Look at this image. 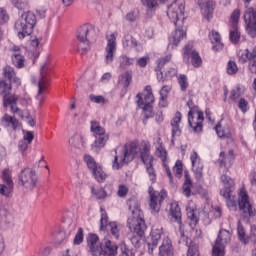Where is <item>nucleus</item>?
I'll return each mask as SVG.
<instances>
[{"mask_svg": "<svg viewBox=\"0 0 256 256\" xmlns=\"http://www.w3.org/2000/svg\"><path fill=\"white\" fill-rule=\"evenodd\" d=\"M129 209L132 215L127 220V227L133 233L130 241L134 247H139L141 245V238L145 235V231H147V225L145 224L143 210H141L137 200L129 201Z\"/></svg>", "mask_w": 256, "mask_h": 256, "instance_id": "obj_1", "label": "nucleus"}, {"mask_svg": "<svg viewBox=\"0 0 256 256\" xmlns=\"http://www.w3.org/2000/svg\"><path fill=\"white\" fill-rule=\"evenodd\" d=\"M135 157H140L142 163L146 167V172L151 183L157 181V172L153 168V156L151 155V144L148 141H137L132 142L130 147V152L126 155V159H135Z\"/></svg>", "mask_w": 256, "mask_h": 256, "instance_id": "obj_2", "label": "nucleus"}, {"mask_svg": "<svg viewBox=\"0 0 256 256\" xmlns=\"http://www.w3.org/2000/svg\"><path fill=\"white\" fill-rule=\"evenodd\" d=\"M37 25V16L35 13L28 11L24 12L21 17L15 22L14 29L18 34L19 39H25L33 33Z\"/></svg>", "mask_w": 256, "mask_h": 256, "instance_id": "obj_3", "label": "nucleus"}, {"mask_svg": "<svg viewBox=\"0 0 256 256\" xmlns=\"http://www.w3.org/2000/svg\"><path fill=\"white\" fill-rule=\"evenodd\" d=\"M95 35V30L89 25H83L77 32V51L80 55H85L91 49V40Z\"/></svg>", "mask_w": 256, "mask_h": 256, "instance_id": "obj_4", "label": "nucleus"}, {"mask_svg": "<svg viewBox=\"0 0 256 256\" xmlns=\"http://www.w3.org/2000/svg\"><path fill=\"white\" fill-rule=\"evenodd\" d=\"M167 15L174 25H183L185 17V0H174L167 10Z\"/></svg>", "mask_w": 256, "mask_h": 256, "instance_id": "obj_5", "label": "nucleus"}, {"mask_svg": "<svg viewBox=\"0 0 256 256\" xmlns=\"http://www.w3.org/2000/svg\"><path fill=\"white\" fill-rule=\"evenodd\" d=\"M100 231H106L112 235L113 239H119L121 237V225L117 222H109V216L105 209L100 208Z\"/></svg>", "mask_w": 256, "mask_h": 256, "instance_id": "obj_6", "label": "nucleus"}, {"mask_svg": "<svg viewBox=\"0 0 256 256\" xmlns=\"http://www.w3.org/2000/svg\"><path fill=\"white\" fill-rule=\"evenodd\" d=\"M18 183L24 187V189L33 191V189L37 187V172L29 167L24 168L18 174Z\"/></svg>", "mask_w": 256, "mask_h": 256, "instance_id": "obj_7", "label": "nucleus"}, {"mask_svg": "<svg viewBox=\"0 0 256 256\" xmlns=\"http://www.w3.org/2000/svg\"><path fill=\"white\" fill-rule=\"evenodd\" d=\"M49 71H51V66L49 64H44L40 70L38 94L36 96V99L39 101L40 105H43V101H45V93H47V85L49 83V77H47Z\"/></svg>", "mask_w": 256, "mask_h": 256, "instance_id": "obj_8", "label": "nucleus"}, {"mask_svg": "<svg viewBox=\"0 0 256 256\" xmlns=\"http://www.w3.org/2000/svg\"><path fill=\"white\" fill-rule=\"evenodd\" d=\"M149 207L151 213H159L161 211V205H163V201L167 198V192L165 191H155L153 187H149Z\"/></svg>", "mask_w": 256, "mask_h": 256, "instance_id": "obj_9", "label": "nucleus"}, {"mask_svg": "<svg viewBox=\"0 0 256 256\" xmlns=\"http://www.w3.org/2000/svg\"><path fill=\"white\" fill-rule=\"evenodd\" d=\"M118 35H119V33L117 31L106 33L107 45L105 48V61H106L107 65L113 63L115 53H117V37H118Z\"/></svg>", "mask_w": 256, "mask_h": 256, "instance_id": "obj_10", "label": "nucleus"}, {"mask_svg": "<svg viewBox=\"0 0 256 256\" xmlns=\"http://www.w3.org/2000/svg\"><path fill=\"white\" fill-rule=\"evenodd\" d=\"M238 207L242 213H244L245 217H255L256 210L251 204V200L249 199V194L245 189H241L238 194Z\"/></svg>", "mask_w": 256, "mask_h": 256, "instance_id": "obj_11", "label": "nucleus"}, {"mask_svg": "<svg viewBox=\"0 0 256 256\" xmlns=\"http://www.w3.org/2000/svg\"><path fill=\"white\" fill-rule=\"evenodd\" d=\"M203 121H205V116L199 108H194L188 112V123L194 133L203 131Z\"/></svg>", "mask_w": 256, "mask_h": 256, "instance_id": "obj_12", "label": "nucleus"}, {"mask_svg": "<svg viewBox=\"0 0 256 256\" xmlns=\"http://www.w3.org/2000/svg\"><path fill=\"white\" fill-rule=\"evenodd\" d=\"M244 21L246 23V30L250 37H256V8L249 7L244 13Z\"/></svg>", "mask_w": 256, "mask_h": 256, "instance_id": "obj_13", "label": "nucleus"}, {"mask_svg": "<svg viewBox=\"0 0 256 256\" xmlns=\"http://www.w3.org/2000/svg\"><path fill=\"white\" fill-rule=\"evenodd\" d=\"M163 235V227L161 225H154L152 227L150 238L148 240V253L153 255V251L157 249L159 245V241H161V237Z\"/></svg>", "mask_w": 256, "mask_h": 256, "instance_id": "obj_14", "label": "nucleus"}, {"mask_svg": "<svg viewBox=\"0 0 256 256\" xmlns=\"http://www.w3.org/2000/svg\"><path fill=\"white\" fill-rule=\"evenodd\" d=\"M2 180L4 184H0V195L9 197L13 192V178L11 177V170L4 169L2 171Z\"/></svg>", "mask_w": 256, "mask_h": 256, "instance_id": "obj_15", "label": "nucleus"}, {"mask_svg": "<svg viewBox=\"0 0 256 256\" xmlns=\"http://www.w3.org/2000/svg\"><path fill=\"white\" fill-rule=\"evenodd\" d=\"M183 59L186 61V63H189V59H191V63L195 68H199L201 65H203L201 56H199V53L195 51L191 45H186L184 47Z\"/></svg>", "mask_w": 256, "mask_h": 256, "instance_id": "obj_16", "label": "nucleus"}, {"mask_svg": "<svg viewBox=\"0 0 256 256\" xmlns=\"http://www.w3.org/2000/svg\"><path fill=\"white\" fill-rule=\"evenodd\" d=\"M190 161L192 163V171L194 173L195 179L198 181H203V162L201 157L196 151H193L190 155Z\"/></svg>", "mask_w": 256, "mask_h": 256, "instance_id": "obj_17", "label": "nucleus"}, {"mask_svg": "<svg viewBox=\"0 0 256 256\" xmlns=\"http://www.w3.org/2000/svg\"><path fill=\"white\" fill-rule=\"evenodd\" d=\"M133 145V142H131L129 145H126L122 151V155L119 156H115L114 160L112 162V169H114L115 171H119V169H121V167H123L124 163H129V161H133V159H128L127 156L129 155V153L131 152V147Z\"/></svg>", "mask_w": 256, "mask_h": 256, "instance_id": "obj_18", "label": "nucleus"}, {"mask_svg": "<svg viewBox=\"0 0 256 256\" xmlns=\"http://www.w3.org/2000/svg\"><path fill=\"white\" fill-rule=\"evenodd\" d=\"M136 99H138V107H143L144 105H153V103H155V96H153V89L151 88V86H146L144 95L138 93Z\"/></svg>", "mask_w": 256, "mask_h": 256, "instance_id": "obj_19", "label": "nucleus"}, {"mask_svg": "<svg viewBox=\"0 0 256 256\" xmlns=\"http://www.w3.org/2000/svg\"><path fill=\"white\" fill-rule=\"evenodd\" d=\"M87 247L92 256H101V242L96 234H88Z\"/></svg>", "mask_w": 256, "mask_h": 256, "instance_id": "obj_20", "label": "nucleus"}, {"mask_svg": "<svg viewBox=\"0 0 256 256\" xmlns=\"http://www.w3.org/2000/svg\"><path fill=\"white\" fill-rule=\"evenodd\" d=\"M0 123L2 127H9L10 129H13V131H19L21 127H23V125L19 122V119L7 113L2 116Z\"/></svg>", "mask_w": 256, "mask_h": 256, "instance_id": "obj_21", "label": "nucleus"}, {"mask_svg": "<svg viewBox=\"0 0 256 256\" xmlns=\"http://www.w3.org/2000/svg\"><path fill=\"white\" fill-rule=\"evenodd\" d=\"M241 63H247L249 62V69L251 73L256 72V46L252 49H246L245 54H242V57L240 58Z\"/></svg>", "mask_w": 256, "mask_h": 256, "instance_id": "obj_22", "label": "nucleus"}, {"mask_svg": "<svg viewBox=\"0 0 256 256\" xmlns=\"http://www.w3.org/2000/svg\"><path fill=\"white\" fill-rule=\"evenodd\" d=\"M181 112H176L175 116L170 122V125L172 127V143H175V137H181V119H182Z\"/></svg>", "mask_w": 256, "mask_h": 256, "instance_id": "obj_23", "label": "nucleus"}, {"mask_svg": "<svg viewBox=\"0 0 256 256\" xmlns=\"http://www.w3.org/2000/svg\"><path fill=\"white\" fill-rule=\"evenodd\" d=\"M100 255L115 256L117 255V245L109 239H104L100 245Z\"/></svg>", "mask_w": 256, "mask_h": 256, "instance_id": "obj_24", "label": "nucleus"}, {"mask_svg": "<svg viewBox=\"0 0 256 256\" xmlns=\"http://www.w3.org/2000/svg\"><path fill=\"white\" fill-rule=\"evenodd\" d=\"M2 75L4 79H7L9 83H15V85L19 86L21 85V78L17 77V72H15V68L6 65L3 68Z\"/></svg>", "mask_w": 256, "mask_h": 256, "instance_id": "obj_25", "label": "nucleus"}, {"mask_svg": "<svg viewBox=\"0 0 256 256\" xmlns=\"http://www.w3.org/2000/svg\"><path fill=\"white\" fill-rule=\"evenodd\" d=\"M168 215H169L171 221H173L174 223H178V225H181V223H182L181 208L179 207V204L177 202H173L170 205Z\"/></svg>", "mask_w": 256, "mask_h": 256, "instance_id": "obj_26", "label": "nucleus"}, {"mask_svg": "<svg viewBox=\"0 0 256 256\" xmlns=\"http://www.w3.org/2000/svg\"><path fill=\"white\" fill-rule=\"evenodd\" d=\"M107 141H109V134H104L101 136H95V141L91 145V150L94 153H99L107 145Z\"/></svg>", "mask_w": 256, "mask_h": 256, "instance_id": "obj_27", "label": "nucleus"}, {"mask_svg": "<svg viewBox=\"0 0 256 256\" xmlns=\"http://www.w3.org/2000/svg\"><path fill=\"white\" fill-rule=\"evenodd\" d=\"M69 144L75 149H85L87 147V138L83 134H75L69 140Z\"/></svg>", "mask_w": 256, "mask_h": 256, "instance_id": "obj_28", "label": "nucleus"}, {"mask_svg": "<svg viewBox=\"0 0 256 256\" xmlns=\"http://www.w3.org/2000/svg\"><path fill=\"white\" fill-rule=\"evenodd\" d=\"M159 256H173V244L168 237L163 239L159 247Z\"/></svg>", "mask_w": 256, "mask_h": 256, "instance_id": "obj_29", "label": "nucleus"}, {"mask_svg": "<svg viewBox=\"0 0 256 256\" xmlns=\"http://www.w3.org/2000/svg\"><path fill=\"white\" fill-rule=\"evenodd\" d=\"M191 189H193V180L191 179V174L189 171H184V183L182 186V193L185 197H191Z\"/></svg>", "mask_w": 256, "mask_h": 256, "instance_id": "obj_30", "label": "nucleus"}, {"mask_svg": "<svg viewBox=\"0 0 256 256\" xmlns=\"http://www.w3.org/2000/svg\"><path fill=\"white\" fill-rule=\"evenodd\" d=\"M192 203L193 201H190L188 203L186 211H187V217L190 220V227H195L197 223H199V218L197 217V209L191 206Z\"/></svg>", "mask_w": 256, "mask_h": 256, "instance_id": "obj_31", "label": "nucleus"}, {"mask_svg": "<svg viewBox=\"0 0 256 256\" xmlns=\"http://www.w3.org/2000/svg\"><path fill=\"white\" fill-rule=\"evenodd\" d=\"M215 242L220 243V245H224L225 247H227V245L231 243V232H229V230L220 229Z\"/></svg>", "mask_w": 256, "mask_h": 256, "instance_id": "obj_32", "label": "nucleus"}, {"mask_svg": "<svg viewBox=\"0 0 256 256\" xmlns=\"http://www.w3.org/2000/svg\"><path fill=\"white\" fill-rule=\"evenodd\" d=\"M186 35L185 31L182 29H176L169 38L170 45H179V43L185 39Z\"/></svg>", "mask_w": 256, "mask_h": 256, "instance_id": "obj_33", "label": "nucleus"}, {"mask_svg": "<svg viewBox=\"0 0 256 256\" xmlns=\"http://www.w3.org/2000/svg\"><path fill=\"white\" fill-rule=\"evenodd\" d=\"M118 83L127 89L133 83V71H126L119 76Z\"/></svg>", "mask_w": 256, "mask_h": 256, "instance_id": "obj_34", "label": "nucleus"}, {"mask_svg": "<svg viewBox=\"0 0 256 256\" xmlns=\"http://www.w3.org/2000/svg\"><path fill=\"white\" fill-rule=\"evenodd\" d=\"M93 195H95L96 199H105L107 197H111V193H113L112 186H105L104 188L98 190H92Z\"/></svg>", "mask_w": 256, "mask_h": 256, "instance_id": "obj_35", "label": "nucleus"}, {"mask_svg": "<svg viewBox=\"0 0 256 256\" xmlns=\"http://www.w3.org/2000/svg\"><path fill=\"white\" fill-rule=\"evenodd\" d=\"M215 131L220 139H229L231 137V128L228 125L222 126L221 123H218L215 126Z\"/></svg>", "mask_w": 256, "mask_h": 256, "instance_id": "obj_36", "label": "nucleus"}, {"mask_svg": "<svg viewBox=\"0 0 256 256\" xmlns=\"http://www.w3.org/2000/svg\"><path fill=\"white\" fill-rule=\"evenodd\" d=\"M215 9V1L210 0L207 1L204 6L202 7V14L206 19L209 21L211 17H213V11Z\"/></svg>", "mask_w": 256, "mask_h": 256, "instance_id": "obj_37", "label": "nucleus"}, {"mask_svg": "<svg viewBox=\"0 0 256 256\" xmlns=\"http://www.w3.org/2000/svg\"><path fill=\"white\" fill-rule=\"evenodd\" d=\"M158 146L156 147V155L161 159L163 163L167 161V150H165V146H163V142L161 141V137H158L156 140Z\"/></svg>", "mask_w": 256, "mask_h": 256, "instance_id": "obj_38", "label": "nucleus"}, {"mask_svg": "<svg viewBox=\"0 0 256 256\" xmlns=\"http://www.w3.org/2000/svg\"><path fill=\"white\" fill-rule=\"evenodd\" d=\"M90 131L94 134V137H98L101 135H107L105 128L102 127L101 123L97 121H91L90 123Z\"/></svg>", "mask_w": 256, "mask_h": 256, "instance_id": "obj_39", "label": "nucleus"}, {"mask_svg": "<svg viewBox=\"0 0 256 256\" xmlns=\"http://www.w3.org/2000/svg\"><path fill=\"white\" fill-rule=\"evenodd\" d=\"M11 59L16 69H23V67H25V56L21 53H13Z\"/></svg>", "mask_w": 256, "mask_h": 256, "instance_id": "obj_40", "label": "nucleus"}, {"mask_svg": "<svg viewBox=\"0 0 256 256\" xmlns=\"http://www.w3.org/2000/svg\"><path fill=\"white\" fill-rule=\"evenodd\" d=\"M167 1L169 0H141L147 11H155L159 7V3H167Z\"/></svg>", "mask_w": 256, "mask_h": 256, "instance_id": "obj_41", "label": "nucleus"}, {"mask_svg": "<svg viewBox=\"0 0 256 256\" xmlns=\"http://www.w3.org/2000/svg\"><path fill=\"white\" fill-rule=\"evenodd\" d=\"M229 39L231 43L237 45L241 39V32H239V26H231Z\"/></svg>", "mask_w": 256, "mask_h": 256, "instance_id": "obj_42", "label": "nucleus"}, {"mask_svg": "<svg viewBox=\"0 0 256 256\" xmlns=\"http://www.w3.org/2000/svg\"><path fill=\"white\" fill-rule=\"evenodd\" d=\"M92 173L98 183H105V181H107L108 175L103 170V167L100 166L99 168L95 169Z\"/></svg>", "mask_w": 256, "mask_h": 256, "instance_id": "obj_43", "label": "nucleus"}, {"mask_svg": "<svg viewBox=\"0 0 256 256\" xmlns=\"http://www.w3.org/2000/svg\"><path fill=\"white\" fill-rule=\"evenodd\" d=\"M84 161L88 167V169L93 173L97 168H99L101 165L97 164L95 161V158L93 156L86 154L84 155Z\"/></svg>", "mask_w": 256, "mask_h": 256, "instance_id": "obj_44", "label": "nucleus"}, {"mask_svg": "<svg viewBox=\"0 0 256 256\" xmlns=\"http://www.w3.org/2000/svg\"><path fill=\"white\" fill-rule=\"evenodd\" d=\"M3 97V107H9L15 103H17V101H19V96H17L16 94H6Z\"/></svg>", "mask_w": 256, "mask_h": 256, "instance_id": "obj_45", "label": "nucleus"}, {"mask_svg": "<svg viewBox=\"0 0 256 256\" xmlns=\"http://www.w3.org/2000/svg\"><path fill=\"white\" fill-rule=\"evenodd\" d=\"M237 234H238V239L243 243L244 245H247L249 243V237H247V234L245 233V228H243V225L238 223L237 226Z\"/></svg>", "mask_w": 256, "mask_h": 256, "instance_id": "obj_46", "label": "nucleus"}, {"mask_svg": "<svg viewBox=\"0 0 256 256\" xmlns=\"http://www.w3.org/2000/svg\"><path fill=\"white\" fill-rule=\"evenodd\" d=\"M225 245L215 242L212 247V256H225Z\"/></svg>", "mask_w": 256, "mask_h": 256, "instance_id": "obj_47", "label": "nucleus"}, {"mask_svg": "<svg viewBox=\"0 0 256 256\" xmlns=\"http://www.w3.org/2000/svg\"><path fill=\"white\" fill-rule=\"evenodd\" d=\"M11 83L12 82H7L5 80L0 81V95L1 97H4L5 95H10L11 93Z\"/></svg>", "mask_w": 256, "mask_h": 256, "instance_id": "obj_48", "label": "nucleus"}, {"mask_svg": "<svg viewBox=\"0 0 256 256\" xmlns=\"http://www.w3.org/2000/svg\"><path fill=\"white\" fill-rule=\"evenodd\" d=\"M241 17V11L235 9L230 16V27H239V19Z\"/></svg>", "mask_w": 256, "mask_h": 256, "instance_id": "obj_49", "label": "nucleus"}, {"mask_svg": "<svg viewBox=\"0 0 256 256\" xmlns=\"http://www.w3.org/2000/svg\"><path fill=\"white\" fill-rule=\"evenodd\" d=\"M172 171L177 179H181V177H183V162L181 160H177Z\"/></svg>", "mask_w": 256, "mask_h": 256, "instance_id": "obj_50", "label": "nucleus"}, {"mask_svg": "<svg viewBox=\"0 0 256 256\" xmlns=\"http://www.w3.org/2000/svg\"><path fill=\"white\" fill-rule=\"evenodd\" d=\"M12 5L16 7V9H19L20 11H23L25 9H29V1L28 0H10Z\"/></svg>", "mask_w": 256, "mask_h": 256, "instance_id": "obj_51", "label": "nucleus"}, {"mask_svg": "<svg viewBox=\"0 0 256 256\" xmlns=\"http://www.w3.org/2000/svg\"><path fill=\"white\" fill-rule=\"evenodd\" d=\"M122 43H123V47H130L131 49H133L134 47H137V40L129 34L123 38Z\"/></svg>", "mask_w": 256, "mask_h": 256, "instance_id": "obj_52", "label": "nucleus"}, {"mask_svg": "<svg viewBox=\"0 0 256 256\" xmlns=\"http://www.w3.org/2000/svg\"><path fill=\"white\" fill-rule=\"evenodd\" d=\"M178 84L180 85L181 91H187V89H189V80L187 78V75L181 74L180 76H178Z\"/></svg>", "mask_w": 256, "mask_h": 256, "instance_id": "obj_53", "label": "nucleus"}, {"mask_svg": "<svg viewBox=\"0 0 256 256\" xmlns=\"http://www.w3.org/2000/svg\"><path fill=\"white\" fill-rule=\"evenodd\" d=\"M169 61H171V54L159 58L157 60V67L155 68V71H160L161 69H163V67H165L166 63H169Z\"/></svg>", "mask_w": 256, "mask_h": 256, "instance_id": "obj_54", "label": "nucleus"}, {"mask_svg": "<svg viewBox=\"0 0 256 256\" xmlns=\"http://www.w3.org/2000/svg\"><path fill=\"white\" fill-rule=\"evenodd\" d=\"M187 256H200L199 244H196L195 242H191V244L188 246Z\"/></svg>", "mask_w": 256, "mask_h": 256, "instance_id": "obj_55", "label": "nucleus"}, {"mask_svg": "<svg viewBox=\"0 0 256 256\" xmlns=\"http://www.w3.org/2000/svg\"><path fill=\"white\" fill-rule=\"evenodd\" d=\"M226 71L228 75H236V73L239 71L237 63H235L233 60H230L227 64Z\"/></svg>", "mask_w": 256, "mask_h": 256, "instance_id": "obj_56", "label": "nucleus"}, {"mask_svg": "<svg viewBox=\"0 0 256 256\" xmlns=\"http://www.w3.org/2000/svg\"><path fill=\"white\" fill-rule=\"evenodd\" d=\"M140 109H143L144 117L146 119H150V117H153V105L152 104H144L140 107Z\"/></svg>", "mask_w": 256, "mask_h": 256, "instance_id": "obj_57", "label": "nucleus"}, {"mask_svg": "<svg viewBox=\"0 0 256 256\" xmlns=\"http://www.w3.org/2000/svg\"><path fill=\"white\" fill-rule=\"evenodd\" d=\"M244 91H245V88L241 86L236 87L231 91L230 99H232L233 101H235V99H239V97L243 95Z\"/></svg>", "mask_w": 256, "mask_h": 256, "instance_id": "obj_58", "label": "nucleus"}, {"mask_svg": "<svg viewBox=\"0 0 256 256\" xmlns=\"http://www.w3.org/2000/svg\"><path fill=\"white\" fill-rule=\"evenodd\" d=\"M135 58H129L125 55L120 57V65L121 67H130V65H134Z\"/></svg>", "mask_w": 256, "mask_h": 256, "instance_id": "obj_59", "label": "nucleus"}, {"mask_svg": "<svg viewBox=\"0 0 256 256\" xmlns=\"http://www.w3.org/2000/svg\"><path fill=\"white\" fill-rule=\"evenodd\" d=\"M191 227V237H193L194 239H200V237H203V231H201V229H199V227L196 226H190Z\"/></svg>", "mask_w": 256, "mask_h": 256, "instance_id": "obj_60", "label": "nucleus"}, {"mask_svg": "<svg viewBox=\"0 0 256 256\" xmlns=\"http://www.w3.org/2000/svg\"><path fill=\"white\" fill-rule=\"evenodd\" d=\"M83 239V228H79L74 238V245H81V243H83Z\"/></svg>", "mask_w": 256, "mask_h": 256, "instance_id": "obj_61", "label": "nucleus"}, {"mask_svg": "<svg viewBox=\"0 0 256 256\" xmlns=\"http://www.w3.org/2000/svg\"><path fill=\"white\" fill-rule=\"evenodd\" d=\"M218 163H219L220 167H227V163H228V165H231L232 162H229L225 152H221L219 159H218Z\"/></svg>", "mask_w": 256, "mask_h": 256, "instance_id": "obj_62", "label": "nucleus"}, {"mask_svg": "<svg viewBox=\"0 0 256 256\" xmlns=\"http://www.w3.org/2000/svg\"><path fill=\"white\" fill-rule=\"evenodd\" d=\"M120 256H135V251L126 245L121 247V254Z\"/></svg>", "mask_w": 256, "mask_h": 256, "instance_id": "obj_63", "label": "nucleus"}, {"mask_svg": "<svg viewBox=\"0 0 256 256\" xmlns=\"http://www.w3.org/2000/svg\"><path fill=\"white\" fill-rule=\"evenodd\" d=\"M221 182L225 187H233V179L231 177L227 176V174H223L221 176Z\"/></svg>", "mask_w": 256, "mask_h": 256, "instance_id": "obj_64", "label": "nucleus"}]
</instances>
